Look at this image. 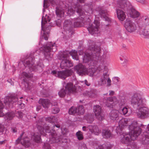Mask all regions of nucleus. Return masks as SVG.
<instances>
[{
    "instance_id": "1",
    "label": "nucleus",
    "mask_w": 149,
    "mask_h": 149,
    "mask_svg": "<svg viewBox=\"0 0 149 149\" xmlns=\"http://www.w3.org/2000/svg\"><path fill=\"white\" fill-rule=\"evenodd\" d=\"M39 50H37L34 52L31 53L29 56L26 58L23 62V64L26 68L29 70L28 72H23L21 74V76L24 78L28 79L33 77V73L30 72H40L42 71L44 65L42 63L39 61L37 63L36 65L34 64V58L35 56H39Z\"/></svg>"
},
{
    "instance_id": "2",
    "label": "nucleus",
    "mask_w": 149,
    "mask_h": 149,
    "mask_svg": "<svg viewBox=\"0 0 149 149\" xmlns=\"http://www.w3.org/2000/svg\"><path fill=\"white\" fill-rule=\"evenodd\" d=\"M50 123L57 122V120L56 117L51 116L46 117L45 119L42 118L39 120L37 122V128L41 135L45 136V133H50L49 134L50 141L52 143H57L60 141L61 136H58L56 134L55 131L50 129V127L48 126H45L44 128L43 127L45 122H43L44 120Z\"/></svg>"
},
{
    "instance_id": "3",
    "label": "nucleus",
    "mask_w": 149,
    "mask_h": 149,
    "mask_svg": "<svg viewBox=\"0 0 149 149\" xmlns=\"http://www.w3.org/2000/svg\"><path fill=\"white\" fill-rule=\"evenodd\" d=\"M87 54L86 53L85 55L83 56V63H88L90 66L89 68L88 69L82 64H79L74 67V69L79 75L86 74L90 76H93L97 70L95 67L97 63V60L98 58L90 57L89 55Z\"/></svg>"
},
{
    "instance_id": "4",
    "label": "nucleus",
    "mask_w": 149,
    "mask_h": 149,
    "mask_svg": "<svg viewBox=\"0 0 149 149\" xmlns=\"http://www.w3.org/2000/svg\"><path fill=\"white\" fill-rule=\"evenodd\" d=\"M130 102L134 108L139 109L137 112L138 118L144 119L149 116V109L144 106L145 105L146 100L141 97L139 93H134L131 98Z\"/></svg>"
},
{
    "instance_id": "5",
    "label": "nucleus",
    "mask_w": 149,
    "mask_h": 149,
    "mask_svg": "<svg viewBox=\"0 0 149 149\" xmlns=\"http://www.w3.org/2000/svg\"><path fill=\"white\" fill-rule=\"evenodd\" d=\"M85 17L80 16L79 17L74 18L72 20L74 27H80L83 25H88L87 28L89 32L92 35H98L100 33V22L97 20H94L93 24L90 25L91 20L88 18L86 21Z\"/></svg>"
},
{
    "instance_id": "6",
    "label": "nucleus",
    "mask_w": 149,
    "mask_h": 149,
    "mask_svg": "<svg viewBox=\"0 0 149 149\" xmlns=\"http://www.w3.org/2000/svg\"><path fill=\"white\" fill-rule=\"evenodd\" d=\"M132 122L129 124V134L123 133L120 134L121 142L124 144H128L131 140H134L141 132V129L138 126L136 121L131 119Z\"/></svg>"
},
{
    "instance_id": "7",
    "label": "nucleus",
    "mask_w": 149,
    "mask_h": 149,
    "mask_svg": "<svg viewBox=\"0 0 149 149\" xmlns=\"http://www.w3.org/2000/svg\"><path fill=\"white\" fill-rule=\"evenodd\" d=\"M74 8V10L68 4L65 5L64 6H57L56 9V13L57 16L60 17H63L64 15V12L65 11L68 15L70 16L72 15L76 10V12L80 16H81L84 14V12L82 10L83 7L80 5L76 6Z\"/></svg>"
},
{
    "instance_id": "8",
    "label": "nucleus",
    "mask_w": 149,
    "mask_h": 149,
    "mask_svg": "<svg viewBox=\"0 0 149 149\" xmlns=\"http://www.w3.org/2000/svg\"><path fill=\"white\" fill-rule=\"evenodd\" d=\"M71 56L72 58L76 60H78L79 57L76 50H72L71 52L65 51L59 56V58L62 60L60 64V67L62 69H67L72 67V63L69 60L68 58Z\"/></svg>"
},
{
    "instance_id": "9",
    "label": "nucleus",
    "mask_w": 149,
    "mask_h": 149,
    "mask_svg": "<svg viewBox=\"0 0 149 149\" xmlns=\"http://www.w3.org/2000/svg\"><path fill=\"white\" fill-rule=\"evenodd\" d=\"M117 6L127 10L128 15L133 18H137L140 15L139 13L132 6L131 3L127 0H118Z\"/></svg>"
},
{
    "instance_id": "10",
    "label": "nucleus",
    "mask_w": 149,
    "mask_h": 149,
    "mask_svg": "<svg viewBox=\"0 0 149 149\" xmlns=\"http://www.w3.org/2000/svg\"><path fill=\"white\" fill-rule=\"evenodd\" d=\"M87 45L88 49L86 51L84 56L87 52V54L89 55L90 57L95 58H99L101 50L100 44L99 45H97L95 41L89 40L88 41Z\"/></svg>"
},
{
    "instance_id": "11",
    "label": "nucleus",
    "mask_w": 149,
    "mask_h": 149,
    "mask_svg": "<svg viewBox=\"0 0 149 149\" xmlns=\"http://www.w3.org/2000/svg\"><path fill=\"white\" fill-rule=\"evenodd\" d=\"M40 49V51L42 52L45 58L49 60L52 57V52H56L57 48L55 43L50 42L44 45Z\"/></svg>"
},
{
    "instance_id": "12",
    "label": "nucleus",
    "mask_w": 149,
    "mask_h": 149,
    "mask_svg": "<svg viewBox=\"0 0 149 149\" xmlns=\"http://www.w3.org/2000/svg\"><path fill=\"white\" fill-rule=\"evenodd\" d=\"M140 34L149 38V18H143L138 24Z\"/></svg>"
},
{
    "instance_id": "13",
    "label": "nucleus",
    "mask_w": 149,
    "mask_h": 149,
    "mask_svg": "<svg viewBox=\"0 0 149 149\" xmlns=\"http://www.w3.org/2000/svg\"><path fill=\"white\" fill-rule=\"evenodd\" d=\"M50 20V17L49 16L47 15H45V17H44L43 15L42 17L41 21V29L43 32V34L42 36V38L43 37L44 39L46 40L48 39L51 26H48L46 29H44L43 26L46 22H49Z\"/></svg>"
},
{
    "instance_id": "14",
    "label": "nucleus",
    "mask_w": 149,
    "mask_h": 149,
    "mask_svg": "<svg viewBox=\"0 0 149 149\" xmlns=\"http://www.w3.org/2000/svg\"><path fill=\"white\" fill-rule=\"evenodd\" d=\"M110 56V55L108 52L106 50L104 51L103 55L99 59L100 64L97 67L98 70H101L106 68L107 65H108L109 62L107 59L109 58Z\"/></svg>"
},
{
    "instance_id": "15",
    "label": "nucleus",
    "mask_w": 149,
    "mask_h": 149,
    "mask_svg": "<svg viewBox=\"0 0 149 149\" xmlns=\"http://www.w3.org/2000/svg\"><path fill=\"white\" fill-rule=\"evenodd\" d=\"M124 26L126 30L130 33H133L137 29V26L136 23L133 21L129 19L126 20Z\"/></svg>"
},
{
    "instance_id": "16",
    "label": "nucleus",
    "mask_w": 149,
    "mask_h": 149,
    "mask_svg": "<svg viewBox=\"0 0 149 149\" xmlns=\"http://www.w3.org/2000/svg\"><path fill=\"white\" fill-rule=\"evenodd\" d=\"M132 122L131 119L129 118H122L118 123V127L116 129V132L117 134L121 133L122 129L125 127L130 124Z\"/></svg>"
},
{
    "instance_id": "17",
    "label": "nucleus",
    "mask_w": 149,
    "mask_h": 149,
    "mask_svg": "<svg viewBox=\"0 0 149 149\" xmlns=\"http://www.w3.org/2000/svg\"><path fill=\"white\" fill-rule=\"evenodd\" d=\"M93 111L96 118L98 120L102 121L104 119V115L102 113V109L98 105L94 106L93 107Z\"/></svg>"
},
{
    "instance_id": "18",
    "label": "nucleus",
    "mask_w": 149,
    "mask_h": 149,
    "mask_svg": "<svg viewBox=\"0 0 149 149\" xmlns=\"http://www.w3.org/2000/svg\"><path fill=\"white\" fill-rule=\"evenodd\" d=\"M19 99L15 96H8L4 98V103L7 107H10L11 104L15 102Z\"/></svg>"
},
{
    "instance_id": "19",
    "label": "nucleus",
    "mask_w": 149,
    "mask_h": 149,
    "mask_svg": "<svg viewBox=\"0 0 149 149\" xmlns=\"http://www.w3.org/2000/svg\"><path fill=\"white\" fill-rule=\"evenodd\" d=\"M73 72L71 70L63 71H58L57 72V77L63 79H65L67 77L72 74Z\"/></svg>"
},
{
    "instance_id": "20",
    "label": "nucleus",
    "mask_w": 149,
    "mask_h": 149,
    "mask_svg": "<svg viewBox=\"0 0 149 149\" xmlns=\"http://www.w3.org/2000/svg\"><path fill=\"white\" fill-rule=\"evenodd\" d=\"M22 134L18 139L16 141V144H18L21 141V143L26 147H28L30 145L29 139L27 137L21 139L23 135Z\"/></svg>"
},
{
    "instance_id": "21",
    "label": "nucleus",
    "mask_w": 149,
    "mask_h": 149,
    "mask_svg": "<svg viewBox=\"0 0 149 149\" xmlns=\"http://www.w3.org/2000/svg\"><path fill=\"white\" fill-rule=\"evenodd\" d=\"M89 132L92 134L96 135H98L100 133L101 131L98 127L95 125H89L87 126Z\"/></svg>"
},
{
    "instance_id": "22",
    "label": "nucleus",
    "mask_w": 149,
    "mask_h": 149,
    "mask_svg": "<svg viewBox=\"0 0 149 149\" xmlns=\"http://www.w3.org/2000/svg\"><path fill=\"white\" fill-rule=\"evenodd\" d=\"M72 22L70 20H65L63 24V28L66 32H72Z\"/></svg>"
},
{
    "instance_id": "23",
    "label": "nucleus",
    "mask_w": 149,
    "mask_h": 149,
    "mask_svg": "<svg viewBox=\"0 0 149 149\" xmlns=\"http://www.w3.org/2000/svg\"><path fill=\"white\" fill-rule=\"evenodd\" d=\"M65 88L68 94L75 92L77 89L76 86L71 83H67Z\"/></svg>"
},
{
    "instance_id": "24",
    "label": "nucleus",
    "mask_w": 149,
    "mask_h": 149,
    "mask_svg": "<svg viewBox=\"0 0 149 149\" xmlns=\"http://www.w3.org/2000/svg\"><path fill=\"white\" fill-rule=\"evenodd\" d=\"M108 78V74L107 73H104L101 76L100 78L98 81V85L100 86L105 85L107 83V80Z\"/></svg>"
},
{
    "instance_id": "25",
    "label": "nucleus",
    "mask_w": 149,
    "mask_h": 149,
    "mask_svg": "<svg viewBox=\"0 0 149 149\" xmlns=\"http://www.w3.org/2000/svg\"><path fill=\"white\" fill-rule=\"evenodd\" d=\"M119 111L116 110H112L109 114V117L111 120L113 121L118 120L119 118Z\"/></svg>"
},
{
    "instance_id": "26",
    "label": "nucleus",
    "mask_w": 149,
    "mask_h": 149,
    "mask_svg": "<svg viewBox=\"0 0 149 149\" xmlns=\"http://www.w3.org/2000/svg\"><path fill=\"white\" fill-rule=\"evenodd\" d=\"M116 13L117 17L120 20L123 21L125 19L126 16L123 11L120 9H117Z\"/></svg>"
},
{
    "instance_id": "27",
    "label": "nucleus",
    "mask_w": 149,
    "mask_h": 149,
    "mask_svg": "<svg viewBox=\"0 0 149 149\" xmlns=\"http://www.w3.org/2000/svg\"><path fill=\"white\" fill-rule=\"evenodd\" d=\"M39 103L41 104L44 108H47L49 106L50 102L48 99H40L39 100Z\"/></svg>"
},
{
    "instance_id": "28",
    "label": "nucleus",
    "mask_w": 149,
    "mask_h": 149,
    "mask_svg": "<svg viewBox=\"0 0 149 149\" xmlns=\"http://www.w3.org/2000/svg\"><path fill=\"white\" fill-rule=\"evenodd\" d=\"M100 14L101 17H103L105 21L111 22V19L108 17V14L106 10H101L100 12Z\"/></svg>"
},
{
    "instance_id": "29",
    "label": "nucleus",
    "mask_w": 149,
    "mask_h": 149,
    "mask_svg": "<svg viewBox=\"0 0 149 149\" xmlns=\"http://www.w3.org/2000/svg\"><path fill=\"white\" fill-rule=\"evenodd\" d=\"M116 97H109L107 98L106 102H105L106 105L110 108H113V102L114 99H116Z\"/></svg>"
},
{
    "instance_id": "30",
    "label": "nucleus",
    "mask_w": 149,
    "mask_h": 149,
    "mask_svg": "<svg viewBox=\"0 0 149 149\" xmlns=\"http://www.w3.org/2000/svg\"><path fill=\"white\" fill-rule=\"evenodd\" d=\"M102 136L104 138L107 139L112 136V134L109 130L105 129L102 130Z\"/></svg>"
},
{
    "instance_id": "31",
    "label": "nucleus",
    "mask_w": 149,
    "mask_h": 149,
    "mask_svg": "<svg viewBox=\"0 0 149 149\" xmlns=\"http://www.w3.org/2000/svg\"><path fill=\"white\" fill-rule=\"evenodd\" d=\"M84 93L86 95L92 98L95 97L96 95V91L94 89H92L89 91H86Z\"/></svg>"
},
{
    "instance_id": "32",
    "label": "nucleus",
    "mask_w": 149,
    "mask_h": 149,
    "mask_svg": "<svg viewBox=\"0 0 149 149\" xmlns=\"http://www.w3.org/2000/svg\"><path fill=\"white\" fill-rule=\"evenodd\" d=\"M84 119L86 120L88 123H91L94 120L93 115L92 114H88L84 116Z\"/></svg>"
},
{
    "instance_id": "33",
    "label": "nucleus",
    "mask_w": 149,
    "mask_h": 149,
    "mask_svg": "<svg viewBox=\"0 0 149 149\" xmlns=\"http://www.w3.org/2000/svg\"><path fill=\"white\" fill-rule=\"evenodd\" d=\"M31 138L33 139L36 142L40 143V142L41 139L40 138V135L38 133H35L32 136Z\"/></svg>"
},
{
    "instance_id": "34",
    "label": "nucleus",
    "mask_w": 149,
    "mask_h": 149,
    "mask_svg": "<svg viewBox=\"0 0 149 149\" xmlns=\"http://www.w3.org/2000/svg\"><path fill=\"white\" fill-rule=\"evenodd\" d=\"M49 1L54 6L57 4L56 0H49ZM48 6V4L47 3V0H44L43 7L44 8H47Z\"/></svg>"
},
{
    "instance_id": "35",
    "label": "nucleus",
    "mask_w": 149,
    "mask_h": 149,
    "mask_svg": "<svg viewBox=\"0 0 149 149\" xmlns=\"http://www.w3.org/2000/svg\"><path fill=\"white\" fill-rule=\"evenodd\" d=\"M127 58L125 55L121 56L120 57L121 63L123 66H126L127 64Z\"/></svg>"
},
{
    "instance_id": "36",
    "label": "nucleus",
    "mask_w": 149,
    "mask_h": 149,
    "mask_svg": "<svg viewBox=\"0 0 149 149\" xmlns=\"http://www.w3.org/2000/svg\"><path fill=\"white\" fill-rule=\"evenodd\" d=\"M85 112L84 107L82 105L79 106L77 107V113L79 115H83Z\"/></svg>"
},
{
    "instance_id": "37",
    "label": "nucleus",
    "mask_w": 149,
    "mask_h": 149,
    "mask_svg": "<svg viewBox=\"0 0 149 149\" xmlns=\"http://www.w3.org/2000/svg\"><path fill=\"white\" fill-rule=\"evenodd\" d=\"M14 116V114L13 113H8L6 115L4 118L6 120H9L12 119Z\"/></svg>"
},
{
    "instance_id": "38",
    "label": "nucleus",
    "mask_w": 149,
    "mask_h": 149,
    "mask_svg": "<svg viewBox=\"0 0 149 149\" xmlns=\"http://www.w3.org/2000/svg\"><path fill=\"white\" fill-rule=\"evenodd\" d=\"M76 135L77 139L79 140H81L84 139L83 133L80 131H79L77 132Z\"/></svg>"
},
{
    "instance_id": "39",
    "label": "nucleus",
    "mask_w": 149,
    "mask_h": 149,
    "mask_svg": "<svg viewBox=\"0 0 149 149\" xmlns=\"http://www.w3.org/2000/svg\"><path fill=\"white\" fill-rule=\"evenodd\" d=\"M77 113V109L76 107H72L69 110V113L71 115H73Z\"/></svg>"
},
{
    "instance_id": "40",
    "label": "nucleus",
    "mask_w": 149,
    "mask_h": 149,
    "mask_svg": "<svg viewBox=\"0 0 149 149\" xmlns=\"http://www.w3.org/2000/svg\"><path fill=\"white\" fill-rule=\"evenodd\" d=\"M66 90H64V89H62L58 93V94L59 96L61 97H64L66 93Z\"/></svg>"
},
{
    "instance_id": "41",
    "label": "nucleus",
    "mask_w": 149,
    "mask_h": 149,
    "mask_svg": "<svg viewBox=\"0 0 149 149\" xmlns=\"http://www.w3.org/2000/svg\"><path fill=\"white\" fill-rule=\"evenodd\" d=\"M52 112L54 114H56L59 112L60 109L58 106L52 107Z\"/></svg>"
},
{
    "instance_id": "42",
    "label": "nucleus",
    "mask_w": 149,
    "mask_h": 149,
    "mask_svg": "<svg viewBox=\"0 0 149 149\" xmlns=\"http://www.w3.org/2000/svg\"><path fill=\"white\" fill-rule=\"evenodd\" d=\"M127 149H138L137 145L134 142H133L130 146L129 145Z\"/></svg>"
},
{
    "instance_id": "43",
    "label": "nucleus",
    "mask_w": 149,
    "mask_h": 149,
    "mask_svg": "<svg viewBox=\"0 0 149 149\" xmlns=\"http://www.w3.org/2000/svg\"><path fill=\"white\" fill-rule=\"evenodd\" d=\"M3 106L2 102L0 101V117L3 116L4 113H3Z\"/></svg>"
},
{
    "instance_id": "44",
    "label": "nucleus",
    "mask_w": 149,
    "mask_h": 149,
    "mask_svg": "<svg viewBox=\"0 0 149 149\" xmlns=\"http://www.w3.org/2000/svg\"><path fill=\"white\" fill-rule=\"evenodd\" d=\"M121 113L124 115L127 114L128 112L127 108L126 107H123L121 110Z\"/></svg>"
},
{
    "instance_id": "45",
    "label": "nucleus",
    "mask_w": 149,
    "mask_h": 149,
    "mask_svg": "<svg viewBox=\"0 0 149 149\" xmlns=\"http://www.w3.org/2000/svg\"><path fill=\"white\" fill-rule=\"evenodd\" d=\"M126 102L127 100L124 97H123L120 100V104L121 105H124L126 104Z\"/></svg>"
},
{
    "instance_id": "46",
    "label": "nucleus",
    "mask_w": 149,
    "mask_h": 149,
    "mask_svg": "<svg viewBox=\"0 0 149 149\" xmlns=\"http://www.w3.org/2000/svg\"><path fill=\"white\" fill-rule=\"evenodd\" d=\"M25 84V88L27 90H31L32 88V86L28 83L25 82L24 83Z\"/></svg>"
},
{
    "instance_id": "47",
    "label": "nucleus",
    "mask_w": 149,
    "mask_h": 149,
    "mask_svg": "<svg viewBox=\"0 0 149 149\" xmlns=\"http://www.w3.org/2000/svg\"><path fill=\"white\" fill-rule=\"evenodd\" d=\"M99 149H111L109 146H106L105 144H104L99 146Z\"/></svg>"
},
{
    "instance_id": "48",
    "label": "nucleus",
    "mask_w": 149,
    "mask_h": 149,
    "mask_svg": "<svg viewBox=\"0 0 149 149\" xmlns=\"http://www.w3.org/2000/svg\"><path fill=\"white\" fill-rule=\"evenodd\" d=\"M93 6H91L87 10L86 12L88 13L89 15L92 14L93 13V10L92 8Z\"/></svg>"
},
{
    "instance_id": "49",
    "label": "nucleus",
    "mask_w": 149,
    "mask_h": 149,
    "mask_svg": "<svg viewBox=\"0 0 149 149\" xmlns=\"http://www.w3.org/2000/svg\"><path fill=\"white\" fill-rule=\"evenodd\" d=\"M119 81V79L117 77H115L113 78V81L115 84H116Z\"/></svg>"
},
{
    "instance_id": "50",
    "label": "nucleus",
    "mask_w": 149,
    "mask_h": 149,
    "mask_svg": "<svg viewBox=\"0 0 149 149\" xmlns=\"http://www.w3.org/2000/svg\"><path fill=\"white\" fill-rule=\"evenodd\" d=\"M17 104L19 105L21 107V108L23 109L25 107V104L22 103V101L21 100L18 101L17 102Z\"/></svg>"
},
{
    "instance_id": "51",
    "label": "nucleus",
    "mask_w": 149,
    "mask_h": 149,
    "mask_svg": "<svg viewBox=\"0 0 149 149\" xmlns=\"http://www.w3.org/2000/svg\"><path fill=\"white\" fill-rule=\"evenodd\" d=\"M107 86H110L111 85V80L109 77V75L108 74V78L107 80Z\"/></svg>"
},
{
    "instance_id": "52",
    "label": "nucleus",
    "mask_w": 149,
    "mask_h": 149,
    "mask_svg": "<svg viewBox=\"0 0 149 149\" xmlns=\"http://www.w3.org/2000/svg\"><path fill=\"white\" fill-rule=\"evenodd\" d=\"M80 82L82 83H84L86 85L88 86H89L90 85V83L88 82L86 80H85L84 81H80Z\"/></svg>"
},
{
    "instance_id": "53",
    "label": "nucleus",
    "mask_w": 149,
    "mask_h": 149,
    "mask_svg": "<svg viewBox=\"0 0 149 149\" xmlns=\"http://www.w3.org/2000/svg\"><path fill=\"white\" fill-rule=\"evenodd\" d=\"M58 71H56V70H54L51 72V74H52V75L55 76L56 77H57V72Z\"/></svg>"
},
{
    "instance_id": "54",
    "label": "nucleus",
    "mask_w": 149,
    "mask_h": 149,
    "mask_svg": "<svg viewBox=\"0 0 149 149\" xmlns=\"http://www.w3.org/2000/svg\"><path fill=\"white\" fill-rule=\"evenodd\" d=\"M44 148L45 149H51L50 145L48 143L45 144Z\"/></svg>"
},
{
    "instance_id": "55",
    "label": "nucleus",
    "mask_w": 149,
    "mask_h": 149,
    "mask_svg": "<svg viewBox=\"0 0 149 149\" xmlns=\"http://www.w3.org/2000/svg\"><path fill=\"white\" fill-rule=\"evenodd\" d=\"M56 24L58 26H60L61 24V19H58L56 22Z\"/></svg>"
},
{
    "instance_id": "56",
    "label": "nucleus",
    "mask_w": 149,
    "mask_h": 149,
    "mask_svg": "<svg viewBox=\"0 0 149 149\" xmlns=\"http://www.w3.org/2000/svg\"><path fill=\"white\" fill-rule=\"evenodd\" d=\"M137 1L142 4H145L146 1L145 0H136Z\"/></svg>"
},
{
    "instance_id": "57",
    "label": "nucleus",
    "mask_w": 149,
    "mask_h": 149,
    "mask_svg": "<svg viewBox=\"0 0 149 149\" xmlns=\"http://www.w3.org/2000/svg\"><path fill=\"white\" fill-rule=\"evenodd\" d=\"M79 149H87L86 145L84 144L81 148Z\"/></svg>"
},
{
    "instance_id": "58",
    "label": "nucleus",
    "mask_w": 149,
    "mask_h": 149,
    "mask_svg": "<svg viewBox=\"0 0 149 149\" xmlns=\"http://www.w3.org/2000/svg\"><path fill=\"white\" fill-rule=\"evenodd\" d=\"M3 130V126L0 124V132H2Z\"/></svg>"
},
{
    "instance_id": "59",
    "label": "nucleus",
    "mask_w": 149,
    "mask_h": 149,
    "mask_svg": "<svg viewBox=\"0 0 149 149\" xmlns=\"http://www.w3.org/2000/svg\"><path fill=\"white\" fill-rule=\"evenodd\" d=\"M109 95L110 96L111 95H113L114 94V91H109Z\"/></svg>"
},
{
    "instance_id": "60",
    "label": "nucleus",
    "mask_w": 149,
    "mask_h": 149,
    "mask_svg": "<svg viewBox=\"0 0 149 149\" xmlns=\"http://www.w3.org/2000/svg\"><path fill=\"white\" fill-rule=\"evenodd\" d=\"M88 129V128H87V127H86V126H83L82 127V130L84 131H87Z\"/></svg>"
},
{
    "instance_id": "61",
    "label": "nucleus",
    "mask_w": 149,
    "mask_h": 149,
    "mask_svg": "<svg viewBox=\"0 0 149 149\" xmlns=\"http://www.w3.org/2000/svg\"><path fill=\"white\" fill-rule=\"evenodd\" d=\"M78 53L79 55H82L83 53V51L82 50H80L78 51Z\"/></svg>"
},
{
    "instance_id": "62",
    "label": "nucleus",
    "mask_w": 149,
    "mask_h": 149,
    "mask_svg": "<svg viewBox=\"0 0 149 149\" xmlns=\"http://www.w3.org/2000/svg\"><path fill=\"white\" fill-rule=\"evenodd\" d=\"M6 141V140H4L3 141H0V145H2L4 144Z\"/></svg>"
},
{
    "instance_id": "63",
    "label": "nucleus",
    "mask_w": 149,
    "mask_h": 149,
    "mask_svg": "<svg viewBox=\"0 0 149 149\" xmlns=\"http://www.w3.org/2000/svg\"><path fill=\"white\" fill-rule=\"evenodd\" d=\"M11 130L12 132L14 133L16 132L17 131L16 129L15 128H12L11 129Z\"/></svg>"
},
{
    "instance_id": "64",
    "label": "nucleus",
    "mask_w": 149,
    "mask_h": 149,
    "mask_svg": "<svg viewBox=\"0 0 149 149\" xmlns=\"http://www.w3.org/2000/svg\"><path fill=\"white\" fill-rule=\"evenodd\" d=\"M18 113L19 115V118H21L22 117V113L21 112H18Z\"/></svg>"
}]
</instances>
